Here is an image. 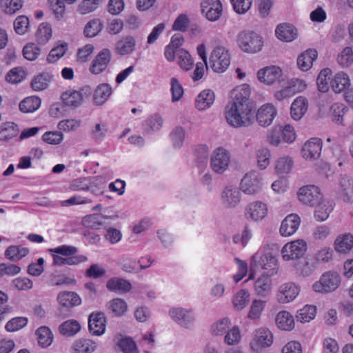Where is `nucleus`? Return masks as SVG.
Masks as SVG:
<instances>
[{
    "label": "nucleus",
    "mask_w": 353,
    "mask_h": 353,
    "mask_svg": "<svg viewBox=\"0 0 353 353\" xmlns=\"http://www.w3.org/2000/svg\"><path fill=\"white\" fill-rule=\"evenodd\" d=\"M333 210V205L331 202L326 200H321L317 203L314 210V217L318 221H324Z\"/></svg>",
    "instance_id": "72a5a7b5"
},
{
    "label": "nucleus",
    "mask_w": 353,
    "mask_h": 353,
    "mask_svg": "<svg viewBox=\"0 0 353 353\" xmlns=\"http://www.w3.org/2000/svg\"><path fill=\"white\" fill-rule=\"evenodd\" d=\"M19 132L17 124L12 122L3 123L0 125V139H8L16 137Z\"/></svg>",
    "instance_id": "8fccbe9b"
},
{
    "label": "nucleus",
    "mask_w": 353,
    "mask_h": 353,
    "mask_svg": "<svg viewBox=\"0 0 353 353\" xmlns=\"http://www.w3.org/2000/svg\"><path fill=\"white\" fill-rule=\"evenodd\" d=\"M254 292L261 297L267 296L272 289V283L269 276L262 275L254 283Z\"/></svg>",
    "instance_id": "7c9ffc66"
},
{
    "label": "nucleus",
    "mask_w": 353,
    "mask_h": 353,
    "mask_svg": "<svg viewBox=\"0 0 353 353\" xmlns=\"http://www.w3.org/2000/svg\"><path fill=\"white\" fill-rule=\"evenodd\" d=\"M250 302V293L247 290H239L232 299V304L235 310H241Z\"/></svg>",
    "instance_id": "de8ad7c7"
},
{
    "label": "nucleus",
    "mask_w": 353,
    "mask_h": 353,
    "mask_svg": "<svg viewBox=\"0 0 353 353\" xmlns=\"http://www.w3.org/2000/svg\"><path fill=\"white\" fill-rule=\"evenodd\" d=\"M282 74V70L279 67L271 65L259 70L257 72V78L260 82L272 85L279 81Z\"/></svg>",
    "instance_id": "a211bd4d"
},
{
    "label": "nucleus",
    "mask_w": 353,
    "mask_h": 353,
    "mask_svg": "<svg viewBox=\"0 0 353 353\" xmlns=\"http://www.w3.org/2000/svg\"><path fill=\"white\" fill-rule=\"evenodd\" d=\"M209 63L215 72H223L230 64L228 51L224 47H216L211 52Z\"/></svg>",
    "instance_id": "423d86ee"
},
{
    "label": "nucleus",
    "mask_w": 353,
    "mask_h": 353,
    "mask_svg": "<svg viewBox=\"0 0 353 353\" xmlns=\"http://www.w3.org/2000/svg\"><path fill=\"white\" fill-rule=\"evenodd\" d=\"M105 217L100 214L87 215L82 219V224L86 228L98 230L105 225Z\"/></svg>",
    "instance_id": "49530a36"
},
{
    "label": "nucleus",
    "mask_w": 353,
    "mask_h": 353,
    "mask_svg": "<svg viewBox=\"0 0 353 353\" xmlns=\"http://www.w3.org/2000/svg\"><path fill=\"white\" fill-rule=\"evenodd\" d=\"M215 94L210 90H204L199 93L195 100L196 108L199 110H205L209 108L214 103Z\"/></svg>",
    "instance_id": "2f4dec72"
},
{
    "label": "nucleus",
    "mask_w": 353,
    "mask_h": 353,
    "mask_svg": "<svg viewBox=\"0 0 353 353\" xmlns=\"http://www.w3.org/2000/svg\"><path fill=\"white\" fill-rule=\"evenodd\" d=\"M276 323L281 330H292L294 327V320L292 314L287 311L279 312L276 316Z\"/></svg>",
    "instance_id": "f704fd0d"
},
{
    "label": "nucleus",
    "mask_w": 353,
    "mask_h": 353,
    "mask_svg": "<svg viewBox=\"0 0 353 353\" xmlns=\"http://www.w3.org/2000/svg\"><path fill=\"white\" fill-rule=\"evenodd\" d=\"M301 223L300 217L296 214L287 216L281 223L280 233L283 236H290L298 230Z\"/></svg>",
    "instance_id": "5701e85b"
},
{
    "label": "nucleus",
    "mask_w": 353,
    "mask_h": 353,
    "mask_svg": "<svg viewBox=\"0 0 353 353\" xmlns=\"http://www.w3.org/2000/svg\"><path fill=\"white\" fill-rule=\"evenodd\" d=\"M171 319L179 325L189 328L195 320V316L192 310L183 307H173L169 310Z\"/></svg>",
    "instance_id": "9d476101"
},
{
    "label": "nucleus",
    "mask_w": 353,
    "mask_h": 353,
    "mask_svg": "<svg viewBox=\"0 0 353 353\" xmlns=\"http://www.w3.org/2000/svg\"><path fill=\"white\" fill-rule=\"evenodd\" d=\"M27 323L26 317H14L6 323L5 328L8 332H16L25 327Z\"/></svg>",
    "instance_id": "680f3d73"
},
{
    "label": "nucleus",
    "mask_w": 353,
    "mask_h": 353,
    "mask_svg": "<svg viewBox=\"0 0 353 353\" xmlns=\"http://www.w3.org/2000/svg\"><path fill=\"white\" fill-rule=\"evenodd\" d=\"M80 329V324L76 320L66 321L59 326L60 333L67 336H71L76 334Z\"/></svg>",
    "instance_id": "09e8293b"
},
{
    "label": "nucleus",
    "mask_w": 353,
    "mask_h": 353,
    "mask_svg": "<svg viewBox=\"0 0 353 353\" xmlns=\"http://www.w3.org/2000/svg\"><path fill=\"white\" fill-rule=\"evenodd\" d=\"M38 342L42 347H48L52 342V334L50 329L47 327L42 326L37 329L36 332Z\"/></svg>",
    "instance_id": "603ef678"
},
{
    "label": "nucleus",
    "mask_w": 353,
    "mask_h": 353,
    "mask_svg": "<svg viewBox=\"0 0 353 353\" xmlns=\"http://www.w3.org/2000/svg\"><path fill=\"white\" fill-rule=\"evenodd\" d=\"M317 52L314 49H308L300 54L297 58V65L302 71L309 70L313 61L317 58Z\"/></svg>",
    "instance_id": "c85d7f7f"
},
{
    "label": "nucleus",
    "mask_w": 353,
    "mask_h": 353,
    "mask_svg": "<svg viewBox=\"0 0 353 353\" xmlns=\"http://www.w3.org/2000/svg\"><path fill=\"white\" fill-rule=\"evenodd\" d=\"M300 288L294 283H285L281 285L276 293V300L280 303L292 301L299 294Z\"/></svg>",
    "instance_id": "dca6fc26"
},
{
    "label": "nucleus",
    "mask_w": 353,
    "mask_h": 353,
    "mask_svg": "<svg viewBox=\"0 0 353 353\" xmlns=\"http://www.w3.org/2000/svg\"><path fill=\"white\" fill-rule=\"evenodd\" d=\"M337 194L345 203L353 202V179L347 175H341Z\"/></svg>",
    "instance_id": "f3484780"
},
{
    "label": "nucleus",
    "mask_w": 353,
    "mask_h": 353,
    "mask_svg": "<svg viewBox=\"0 0 353 353\" xmlns=\"http://www.w3.org/2000/svg\"><path fill=\"white\" fill-rule=\"evenodd\" d=\"M52 37V29L48 23H41L36 32L37 41L39 44H46Z\"/></svg>",
    "instance_id": "864d4df0"
},
{
    "label": "nucleus",
    "mask_w": 353,
    "mask_h": 353,
    "mask_svg": "<svg viewBox=\"0 0 353 353\" xmlns=\"http://www.w3.org/2000/svg\"><path fill=\"white\" fill-rule=\"evenodd\" d=\"M293 161L290 157L280 158L276 165V170L279 174H287L292 169Z\"/></svg>",
    "instance_id": "69168bd1"
},
{
    "label": "nucleus",
    "mask_w": 353,
    "mask_h": 353,
    "mask_svg": "<svg viewBox=\"0 0 353 353\" xmlns=\"http://www.w3.org/2000/svg\"><path fill=\"white\" fill-rule=\"evenodd\" d=\"M83 99L82 94L79 91L70 90L62 94V100L64 104L72 108L78 107Z\"/></svg>",
    "instance_id": "c9c22d12"
},
{
    "label": "nucleus",
    "mask_w": 353,
    "mask_h": 353,
    "mask_svg": "<svg viewBox=\"0 0 353 353\" xmlns=\"http://www.w3.org/2000/svg\"><path fill=\"white\" fill-rule=\"evenodd\" d=\"M137 44L134 37L128 35L119 40L115 46V52L120 55L130 54L135 50Z\"/></svg>",
    "instance_id": "a878e982"
},
{
    "label": "nucleus",
    "mask_w": 353,
    "mask_h": 353,
    "mask_svg": "<svg viewBox=\"0 0 353 353\" xmlns=\"http://www.w3.org/2000/svg\"><path fill=\"white\" fill-rule=\"evenodd\" d=\"M341 283L339 274L334 272H327L322 274L319 281L315 282L313 290L318 293H329L335 291Z\"/></svg>",
    "instance_id": "39448f33"
},
{
    "label": "nucleus",
    "mask_w": 353,
    "mask_h": 353,
    "mask_svg": "<svg viewBox=\"0 0 353 353\" xmlns=\"http://www.w3.org/2000/svg\"><path fill=\"white\" fill-rule=\"evenodd\" d=\"M108 308L114 316H120L126 312L128 306L123 299L116 298L108 303Z\"/></svg>",
    "instance_id": "c03bdc74"
},
{
    "label": "nucleus",
    "mask_w": 353,
    "mask_h": 353,
    "mask_svg": "<svg viewBox=\"0 0 353 353\" xmlns=\"http://www.w3.org/2000/svg\"><path fill=\"white\" fill-rule=\"evenodd\" d=\"M201 8L202 14L211 21L219 19L223 12L220 0H202Z\"/></svg>",
    "instance_id": "4468645a"
},
{
    "label": "nucleus",
    "mask_w": 353,
    "mask_h": 353,
    "mask_svg": "<svg viewBox=\"0 0 353 353\" xmlns=\"http://www.w3.org/2000/svg\"><path fill=\"white\" fill-rule=\"evenodd\" d=\"M112 58L110 50L103 49L92 60L89 70L93 74H99L105 71Z\"/></svg>",
    "instance_id": "2eb2a0df"
},
{
    "label": "nucleus",
    "mask_w": 353,
    "mask_h": 353,
    "mask_svg": "<svg viewBox=\"0 0 353 353\" xmlns=\"http://www.w3.org/2000/svg\"><path fill=\"white\" fill-rule=\"evenodd\" d=\"M177 62L180 68L186 71L190 70L194 64L191 55L184 49L178 50Z\"/></svg>",
    "instance_id": "3c124183"
},
{
    "label": "nucleus",
    "mask_w": 353,
    "mask_h": 353,
    "mask_svg": "<svg viewBox=\"0 0 353 353\" xmlns=\"http://www.w3.org/2000/svg\"><path fill=\"white\" fill-rule=\"evenodd\" d=\"M2 7L6 14H12L22 7L21 0H2Z\"/></svg>",
    "instance_id": "e2e57ef3"
},
{
    "label": "nucleus",
    "mask_w": 353,
    "mask_h": 353,
    "mask_svg": "<svg viewBox=\"0 0 353 353\" xmlns=\"http://www.w3.org/2000/svg\"><path fill=\"white\" fill-rule=\"evenodd\" d=\"M297 197L302 204L312 207L321 200V194L317 186L307 185L299 189Z\"/></svg>",
    "instance_id": "6e6552de"
},
{
    "label": "nucleus",
    "mask_w": 353,
    "mask_h": 353,
    "mask_svg": "<svg viewBox=\"0 0 353 353\" xmlns=\"http://www.w3.org/2000/svg\"><path fill=\"white\" fill-rule=\"evenodd\" d=\"M277 38L283 41L290 42L297 37V30L292 25L282 23L279 25L275 30Z\"/></svg>",
    "instance_id": "393cba45"
},
{
    "label": "nucleus",
    "mask_w": 353,
    "mask_h": 353,
    "mask_svg": "<svg viewBox=\"0 0 353 353\" xmlns=\"http://www.w3.org/2000/svg\"><path fill=\"white\" fill-rule=\"evenodd\" d=\"M239 48L247 53H256L263 47L262 38L254 32H242L238 36Z\"/></svg>",
    "instance_id": "20e7f679"
},
{
    "label": "nucleus",
    "mask_w": 353,
    "mask_h": 353,
    "mask_svg": "<svg viewBox=\"0 0 353 353\" xmlns=\"http://www.w3.org/2000/svg\"><path fill=\"white\" fill-rule=\"evenodd\" d=\"M250 88L247 84L234 88L232 92L233 102L228 105L225 119L234 128L252 125L255 118V110L249 102Z\"/></svg>",
    "instance_id": "f257e3e1"
},
{
    "label": "nucleus",
    "mask_w": 353,
    "mask_h": 353,
    "mask_svg": "<svg viewBox=\"0 0 353 353\" xmlns=\"http://www.w3.org/2000/svg\"><path fill=\"white\" fill-rule=\"evenodd\" d=\"M105 316L103 312H92L88 319V327L92 335L101 336L105 330Z\"/></svg>",
    "instance_id": "6ab92c4d"
},
{
    "label": "nucleus",
    "mask_w": 353,
    "mask_h": 353,
    "mask_svg": "<svg viewBox=\"0 0 353 353\" xmlns=\"http://www.w3.org/2000/svg\"><path fill=\"white\" fill-rule=\"evenodd\" d=\"M268 212L266 203L261 201H254L245 206L244 216L248 220L259 221L266 216Z\"/></svg>",
    "instance_id": "f8f14e48"
},
{
    "label": "nucleus",
    "mask_w": 353,
    "mask_h": 353,
    "mask_svg": "<svg viewBox=\"0 0 353 353\" xmlns=\"http://www.w3.org/2000/svg\"><path fill=\"white\" fill-rule=\"evenodd\" d=\"M106 288L112 292L127 293L130 291L132 285L124 279L114 277L107 281Z\"/></svg>",
    "instance_id": "c756f323"
},
{
    "label": "nucleus",
    "mask_w": 353,
    "mask_h": 353,
    "mask_svg": "<svg viewBox=\"0 0 353 353\" xmlns=\"http://www.w3.org/2000/svg\"><path fill=\"white\" fill-rule=\"evenodd\" d=\"M90 180L87 191H90L94 196L103 194L106 187L105 181L99 176L90 177Z\"/></svg>",
    "instance_id": "37998d69"
},
{
    "label": "nucleus",
    "mask_w": 353,
    "mask_h": 353,
    "mask_svg": "<svg viewBox=\"0 0 353 353\" xmlns=\"http://www.w3.org/2000/svg\"><path fill=\"white\" fill-rule=\"evenodd\" d=\"M112 94V88L107 83L99 85L94 93V101L97 105L103 104Z\"/></svg>",
    "instance_id": "4c0bfd02"
},
{
    "label": "nucleus",
    "mask_w": 353,
    "mask_h": 353,
    "mask_svg": "<svg viewBox=\"0 0 353 353\" xmlns=\"http://www.w3.org/2000/svg\"><path fill=\"white\" fill-rule=\"evenodd\" d=\"M41 105V99L37 97H30L19 103V109L22 112L29 113L37 110Z\"/></svg>",
    "instance_id": "a18cd8bd"
},
{
    "label": "nucleus",
    "mask_w": 353,
    "mask_h": 353,
    "mask_svg": "<svg viewBox=\"0 0 353 353\" xmlns=\"http://www.w3.org/2000/svg\"><path fill=\"white\" fill-rule=\"evenodd\" d=\"M273 343V334L266 327H261L256 330L252 347L258 350L270 347Z\"/></svg>",
    "instance_id": "aec40b11"
},
{
    "label": "nucleus",
    "mask_w": 353,
    "mask_h": 353,
    "mask_svg": "<svg viewBox=\"0 0 353 353\" xmlns=\"http://www.w3.org/2000/svg\"><path fill=\"white\" fill-rule=\"evenodd\" d=\"M316 313V308L314 305H306L296 312V318L297 321L302 323H308L314 319Z\"/></svg>",
    "instance_id": "58836bf2"
},
{
    "label": "nucleus",
    "mask_w": 353,
    "mask_h": 353,
    "mask_svg": "<svg viewBox=\"0 0 353 353\" xmlns=\"http://www.w3.org/2000/svg\"><path fill=\"white\" fill-rule=\"evenodd\" d=\"M332 234L331 228L325 224L316 226L312 232V236L315 240L323 241Z\"/></svg>",
    "instance_id": "13d9d810"
},
{
    "label": "nucleus",
    "mask_w": 353,
    "mask_h": 353,
    "mask_svg": "<svg viewBox=\"0 0 353 353\" xmlns=\"http://www.w3.org/2000/svg\"><path fill=\"white\" fill-rule=\"evenodd\" d=\"M257 164L260 169H265L270 164V152L268 148H261L257 152Z\"/></svg>",
    "instance_id": "0e129e2a"
},
{
    "label": "nucleus",
    "mask_w": 353,
    "mask_h": 353,
    "mask_svg": "<svg viewBox=\"0 0 353 353\" xmlns=\"http://www.w3.org/2000/svg\"><path fill=\"white\" fill-rule=\"evenodd\" d=\"M29 250L17 245H10L5 251V256L12 261H17L26 256Z\"/></svg>",
    "instance_id": "79ce46f5"
},
{
    "label": "nucleus",
    "mask_w": 353,
    "mask_h": 353,
    "mask_svg": "<svg viewBox=\"0 0 353 353\" xmlns=\"http://www.w3.org/2000/svg\"><path fill=\"white\" fill-rule=\"evenodd\" d=\"M241 340L240 330L237 326H234L228 330L224 338V341L229 345H236Z\"/></svg>",
    "instance_id": "338daca9"
},
{
    "label": "nucleus",
    "mask_w": 353,
    "mask_h": 353,
    "mask_svg": "<svg viewBox=\"0 0 353 353\" xmlns=\"http://www.w3.org/2000/svg\"><path fill=\"white\" fill-rule=\"evenodd\" d=\"M252 237V231L247 225L242 230L241 234H236L233 236L232 241L236 244L241 243V245L243 248H245L248 245V242L250 241Z\"/></svg>",
    "instance_id": "4d7b16f0"
},
{
    "label": "nucleus",
    "mask_w": 353,
    "mask_h": 353,
    "mask_svg": "<svg viewBox=\"0 0 353 353\" xmlns=\"http://www.w3.org/2000/svg\"><path fill=\"white\" fill-rule=\"evenodd\" d=\"M332 71L329 68L323 69L316 79L318 89L321 92H326L330 88Z\"/></svg>",
    "instance_id": "a19ab883"
},
{
    "label": "nucleus",
    "mask_w": 353,
    "mask_h": 353,
    "mask_svg": "<svg viewBox=\"0 0 353 353\" xmlns=\"http://www.w3.org/2000/svg\"><path fill=\"white\" fill-rule=\"evenodd\" d=\"M230 161V155L228 151L223 148H218L212 154L210 166L213 171L221 174L227 170Z\"/></svg>",
    "instance_id": "1a4fd4ad"
},
{
    "label": "nucleus",
    "mask_w": 353,
    "mask_h": 353,
    "mask_svg": "<svg viewBox=\"0 0 353 353\" xmlns=\"http://www.w3.org/2000/svg\"><path fill=\"white\" fill-rule=\"evenodd\" d=\"M185 130L181 126H177L174 128L170 134V137L172 141L173 146L175 148H179L183 145L185 138Z\"/></svg>",
    "instance_id": "bf43d9fd"
},
{
    "label": "nucleus",
    "mask_w": 353,
    "mask_h": 353,
    "mask_svg": "<svg viewBox=\"0 0 353 353\" xmlns=\"http://www.w3.org/2000/svg\"><path fill=\"white\" fill-rule=\"evenodd\" d=\"M350 85V79L349 76L340 72L331 76L330 88L335 93H341L346 90Z\"/></svg>",
    "instance_id": "b1692460"
},
{
    "label": "nucleus",
    "mask_w": 353,
    "mask_h": 353,
    "mask_svg": "<svg viewBox=\"0 0 353 353\" xmlns=\"http://www.w3.org/2000/svg\"><path fill=\"white\" fill-rule=\"evenodd\" d=\"M308 102L305 97L300 96L294 99L291 105V116L296 121L300 120L305 114Z\"/></svg>",
    "instance_id": "cd10ccee"
},
{
    "label": "nucleus",
    "mask_w": 353,
    "mask_h": 353,
    "mask_svg": "<svg viewBox=\"0 0 353 353\" xmlns=\"http://www.w3.org/2000/svg\"><path fill=\"white\" fill-rule=\"evenodd\" d=\"M276 115V110L270 103L262 105L256 114V121L263 127L269 126Z\"/></svg>",
    "instance_id": "412c9836"
},
{
    "label": "nucleus",
    "mask_w": 353,
    "mask_h": 353,
    "mask_svg": "<svg viewBox=\"0 0 353 353\" xmlns=\"http://www.w3.org/2000/svg\"><path fill=\"white\" fill-rule=\"evenodd\" d=\"M231 325L229 319L224 318L212 325L211 330L214 335L221 336L228 332Z\"/></svg>",
    "instance_id": "6e6d98bb"
},
{
    "label": "nucleus",
    "mask_w": 353,
    "mask_h": 353,
    "mask_svg": "<svg viewBox=\"0 0 353 353\" xmlns=\"http://www.w3.org/2000/svg\"><path fill=\"white\" fill-rule=\"evenodd\" d=\"M53 75L48 72H43L36 76L31 83L32 89L35 91H41L46 89L48 83L52 80Z\"/></svg>",
    "instance_id": "e433bc0d"
},
{
    "label": "nucleus",
    "mask_w": 353,
    "mask_h": 353,
    "mask_svg": "<svg viewBox=\"0 0 353 353\" xmlns=\"http://www.w3.org/2000/svg\"><path fill=\"white\" fill-rule=\"evenodd\" d=\"M307 250V244L303 240H296L285 244L281 254L285 261L294 260L302 256Z\"/></svg>",
    "instance_id": "9b49d317"
},
{
    "label": "nucleus",
    "mask_w": 353,
    "mask_h": 353,
    "mask_svg": "<svg viewBox=\"0 0 353 353\" xmlns=\"http://www.w3.org/2000/svg\"><path fill=\"white\" fill-rule=\"evenodd\" d=\"M263 185L262 175L256 171H251L241 181V190L247 194H254L261 190Z\"/></svg>",
    "instance_id": "0eeeda50"
},
{
    "label": "nucleus",
    "mask_w": 353,
    "mask_h": 353,
    "mask_svg": "<svg viewBox=\"0 0 353 353\" xmlns=\"http://www.w3.org/2000/svg\"><path fill=\"white\" fill-rule=\"evenodd\" d=\"M52 254V265L54 266L77 265L88 261V257L83 255H77L78 248L68 245H63L50 249Z\"/></svg>",
    "instance_id": "f03ea898"
},
{
    "label": "nucleus",
    "mask_w": 353,
    "mask_h": 353,
    "mask_svg": "<svg viewBox=\"0 0 353 353\" xmlns=\"http://www.w3.org/2000/svg\"><path fill=\"white\" fill-rule=\"evenodd\" d=\"M221 202L228 209L236 207L241 202V193L240 190L234 185H227L221 192Z\"/></svg>",
    "instance_id": "ddd939ff"
},
{
    "label": "nucleus",
    "mask_w": 353,
    "mask_h": 353,
    "mask_svg": "<svg viewBox=\"0 0 353 353\" xmlns=\"http://www.w3.org/2000/svg\"><path fill=\"white\" fill-rule=\"evenodd\" d=\"M57 301L60 305L65 307H72L81 304V299L74 292H61L58 294Z\"/></svg>",
    "instance_id": "473e14b6"
},
{
    "label": "nucleus",
    "mask_w": 353,
    "mask_h": 353,
    "mask_svg": "<svg viewBox=\"0 0 353 353\" xmlns=\"http://www.w3.org/2000/svg\"><path fill=\"white\" fill-rule=\"evenodd\" d=\"M337 61L342 67H348L353 63V50L350 47L345 48L338 55Z\"/></svg>",
    "instance_id": "052dcab7"
},
{
    "label": "nucleus",
    "mask_w": 353,
    "mask_h": 353,
    "mask_svg": "<svg viewBox=\"0 0 353 353\" xmlns=\"http://www.w3.org/2000/svg\"><path fill=\"white\" fill-rule=\"evenodd\" d=\"M259 265H261L263 270L268 271L272 275L275 272L277 268V259L270 253H266L263 255L259 253L253 254L250 260L249 279H254V272L256 270Z\"/></svg>",
    "instance_id": "7ed1b4c3"
},
{
    "label": "nucleus",
    "mask_w": 353,
    "mask_h": 353,
    "mask_svg": "<svg viewBox=\"0 0 353 353\" xmlns=\"http://www.w3.org/2000/svg\"><path fill=\"white\" fill-rule=\"evenodd\" d=\"M335 250L339 253H347L353 248V234L350 232L339 235L334 243Z\"/></svg>",
    "instance_id": "bb28decb"
},
{
    "label": "nucleus",
    "mask_w": 353,
    "mask_h": 353,
    "mask_svg": "<svg viewBox=\"0 0 353 353\" xmlns=\"http://www.w3.org/2000/svg\"><path fill=\"white\" fill-rule=\"evenodd\" d=\"M119 345L123 353H139L135 343L130 338L121 339Z\"/></svg>",
    "instance_id": "774afa93"
},
{
    "label": "nucleus",
    "mask_w": 353,
    "mask_h": 353,
    "mask_svg": "<svg viewBox=\"0 0 353 353\" xmlns=\"http://www.w3.org/2000/svg\"><path fill=\"white\" fill-rule=\"evenodd\" d=\"M265 305V302L264 301L254 299L252 303L250 312L248 313V318L252 320L259 319Z\"/></svg>",
    "instance_id": "5fc2aeb1"
},
{
    "label": "nucleus",
    "mask_w": 353,
    "mask_h": 353,
    "mask_svg": "<svg viewBox=\"0 0 353 353\" xmlns=\"http://www.w3.org/2000/svg\"><path fill=\"white\" fill-rule=\"evenodd\" d=\"M322 143L320 139L312 138L307 141L302 148V156L307 160H314L321 154Z\"/></svg>",
    "instance_id": "4be33fe9"
},
{
    "label": "nucleus",
    "mask_w": 353,
    "mask_h": 353,
    "mask_svg": "<svg viewBox=\"0 0 353 353\" xmlns=\"http://www.w3.org/2000/svg\"><path fill=\"white\" fill-rule=\"evenodd\" d=\"M97 347V344L90 339H79L73 345L74 353H92Z\"/></svg>",
    "instance_id": "ea45409f"
}]
</instances>
